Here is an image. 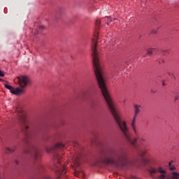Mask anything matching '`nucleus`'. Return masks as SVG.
Masks as SVG:
<instances>
[{"label": "nucleus", "mask_w": 179, "mask_h": 179, "mask_svg": "<svg viewBox=\"0 0 179 179\" xmlns=\"http://www.w3.org/2000/svg\"><path fill=\"white\" fill-rule=\"evenodd\" d=\"M92 55L95 76L98 82L99 87L106 101L107 107L109 111L111 113L118 127L120 128L125 139H127V142H129V143L131 145H135L138 141V138H136L134 139V141L131 140V137L129 136V128H128V126H127V122L121 120L120 110H118L117 104H115V102H114L111 98V96H110L108 90H107L106 80H104L103 66H101L100 60L99 59V54H92Z\"/></svg>", "instance_id": "1"}, {"label": "nucleus", "mask_w": 179, "mask_h": 179, "mask_svg": "<svg viewBox=\"0 0 179 179\" xmlns=\"http://www.w3.org/2000/svg\"><path fill=\"white\" fill-rule=\"evenodd\" d=\"M125 162H127V153L122 150L117 151L113 148H108L102 151L99 156V163L114 167L125 166Z\"/></svg>", "instance_id": "2"}, {"label": "nucleus", "mask_w": 179, "mask_h": 179, "mask_svg": "<svg viewBox=\"0 0 179 179\" xmlns=\"http://www.w3.org/2000/svg\"><path fill=\"white\" fill-rule=\"evenodd\" d=\"M22 143L27 145V149L25 150V153H30L31 156L34 159V160H38L41 157V153L40 150L34 143L29 141L27 138H25L22 140Z\"/></svg>", "instance_id": "3"}, {"label": "nucleus", "mask_w": 179, "mask_h": 179, "mask_svg": "<svg viewBox=\"0 0 179 179\" xmlns=\"http://www.w3.org/2000/svg\"><path fill=\"white\" fill-rule=\"evenodd\" d=\"M55 162V171L57 178L59 179L61 176H64L66 173V168L64 164H61V160H62V157L60 155L56 153L54 155Z\"/></svg>", "instance_id": "4"}, {"label": "nucleus", "mask_w": 179, "mask_h": 179, "mask_svg": "<svg viewBox=\"0 0 179 179\" xmlns=\"http://www.w3.org/2000/svg\"><path fill=\"white\" fill-rule=\"evenodd\" d=\"M17 82L20 87H17V89L22 90L20 94H23L26 92V87L30 85V78L26 76H20L17 77Z\"/></svg>", "instance_id": "5"}, {"label": "nucleus", "mask_w": 179, "mask_h": 179, "mask_svg": "<svg viewBox=\"0 0 179 179\" xmlns=\"http://www.w3.org/2000/svg\"><path fill=\"white\" fill-rule=\"evenodd\" d=\"M15 112L17 114L19 120L20 121V122H22V124H23L24 131L27 132V131L29 130V124H27L26 115H24V113H23V111H22V109L20 108H17Z\"/></svg>", "instance_id": "6"}, {"label": "nucleus", "mask_w": 179, "mask_h": 179, "mask_svg": "<svg viewBox=\"0 0 179 179\" xmlns=\"http://www.w3.org/2000/svg\"><path fill=\"white\" fill-rule=\"evenodd\" d=\"M149 173L150 174H156L157 173H160L162 175L158 176V179H166V170L163 169L162 166H159L157 168L151 167L149 169Z\"/></svg>", "instance_id": "7"}, {"label": "nucleus", "mask_w": 179, "mask_h": 179, "mask_svg": "<svg viewBox=\"0 0 179 179\" xmlns=\"http://www.w3.org/2000/svg\"><path fill=\"white\" fill-rule=\"evenodd\" d=\"M5 87L10 90V93H12L13 94H15V96H20V92H22V91L19 88H13V87L8 84H5Z\"/></svg>", "instance_id": "8"}, {"label": "nucleus", "mask_w": 179, "mask_h": 179, "mask_svg": "<svg viewBox=\"0 0 179 179\" xmlns=\"http://www.w3.org/2000/svg\"><path fill=\"white\" fill-rule=\"evenodd\" d=\"M64 148H66V145H65L62 143H57L53 147L47 148L46 150L48 153H50V152H54V150H55L57 149H64Z\"/></svg>", "instance_id": "9"}, {"label": "nucleus", "mask_w": 179, "mask_h": 179, "mask_svg": "<svg viewBox=\"0 0 179 179\" xmlns=\"http://www.w3.org/2000/svg\"><path fill=\"white\" fill-rule=\"evenodd\" d=\"M131 129L135 136H138L139 135L138 130H136V115L134 116V118L131 122Z\"/></svg>", "instance_id": "10"}, {"label": "nucleus", "mask_w": 179, "mask_h": 179, "mask_svg": "<svg viewBox=\"0 0 179 179\" xmlns=\"http://www.w3.org/2000/svg\"><path fill=\"white\" fill-rule=\"evenodd\" d=\"M142 106L141 105H135L134 106V115H136V117L138 116V114H139L141 113V108Z\"/></svg>", "instance_id": "11"}, {"label": "nucleus", "mask_w": 179, "mask_h": 179, "mask_svg": "<svg viewBox=\"0 0 179 179\" xmlns=\"http://www.w3.org/2000/svg\"><path fill=\"white\" fill-rule=\"evenodd\" d=\"M73 162H74L75 166H79L80 163V156L74 157Z\"/></svg>", "instance_id": "12"}, {"label": "nucleus", "mask_w": 179, "mask_h": 179, "mask_svg": "<svg viewBox=\"0 0 179 179\" xmlns=\"http://www.w3.org/2000/svg\"><path fill=\"white\" fill-rule=\"evenodd\" d=\"M16 150V145H13V148H7L6 149V152L7 153H13V152H15V150Z\"/></svg>", "instance_id": "13"}, {"label": "nucleus", "mask_w": 179, "mask_h": 179, "mask_svg": "<svg viewBox=\"0 0 179 179\" xmlns=\"http://www.w3.org/2000/svg\"><path fill=\"white\" fill-rule=\"evenodd\" d=\"M172 178L173 179H179V173H177V172H173V173H172Z\"/></svg>", "instance_id": "14"}, {"label": "nucleus", "mask_w": 179, "mask_h": 179, "mask_svg": "<svg viewBox=\"0 0 179 179\" xmlns=\"http://www.w3.org/2000/svg\"><path fill=\"white\" fill-rule=\"evenodd\" d=\"M153 54V48H150L147 50V55H152Z\"/></svg>", "instance_id": "15"}, {"label": "nucleus", "mask_w": 179, "mask_h": 179, "mask_svg": "<svg viewBox=\"0 0 179 179\" xmlns=\"http://www.w3.org/2000/svg\"><path fill=\"white\" fill-rule=\"evenodd\" d=\"M101 21H100V20H96V27H97V29H100V24H101Z\"/></svg>", "instance_id": "16"}, {"label": "nucleus", "mask_w": 179, "mask_h": 179, "mask_svg": "<svg viewBox=\"0 0 179 179\" xmlns=\"http://www.w3.org/2000/svg\"><path fill=\"white\" fill-rule=\"evenodd\" d=\"M110 22H113V20L111 19V17H108L107 20H106L107 24H109V23H110Z\"/></svg>", "instance_id": "17"}, {"label": "nucleus", "mask_w": 179, "mask_h": 179, "mask_svg": "<svg viewBox=\"0 0 179 179\" xmlns=\"http://www.w3.org/2000/svg\"><path fill=\"white\" fill-rule=\"evenodd\" d=\"M140 142L142 143L143 142H146V139L143 137H141L140 138Z\"/></svg>", "instance_id": "18"}, {"label": "nucleus", "mask_w": 179, "mask_h": 179, "mask_svg": "<svg viewBox=\"0 0 179 179\" xmlns=\"http://www.w3.org/2000/svg\"><path fill=\"white\" fill-rule=\"evenodd\" d=\"M179 98L177 95L175 96V99H174V103H177V101H178Z\"/></svg>", "instance_id": "19"}, {"label": "nucleus", "mask_w": 179, "mask_h": 179, "mask_svg": "<svg viewBox=\"0 0 179 179\" xmlns=\"http://www.w3.org/2000/svg\"><path fill=\"white\" fill-rule=\"evenodd\" d=\"M44 29H45V27L44 26H43V25L39 27V29L40 30H44Z\"/></svg>", "instance_id": "20"}, {"label": "nucleus", "mask_w": 179, "mask_h": 179, "mask_svg": "<svg viewBox=\"0 0 179 179\" xmlns=\"http://www.w3.org/2000/svg\"><path fill=\"white\" fill-rule=\"evenodd\" d=\"M38 169V170H41V169H43V165L39 164Z\"/></svg>", "instance_id": "21"}, {"label": "nucleus", "mask_w": 179, "mask_h": 179, "mask_svg": "<svg viewBox=\"0 0 179 179\" xmlns=\"http://www.w3.org/2000/svg\"><path fill=\"white\" fill-rule=\"evenodd\" d=\"M170 170L173 171V170H176V167L175 166H171Z\"/></svg>", "instance_id": "22"}, {"label": "nucleus", "mask_w": 179, "mask_h": 179, "mask_svg": "<svg viewBox=\"0 0 179 179\" xmlns=\"http://www.w3.org/2000/svg\"><path fill=\"white\" fill-rule=\"evenodd\" d=\"M3 72L0 70V76H4Z\"/></svg>", "instance_id": "23"}, {"label": "nucleus", "mask_w": 179, "mask_h": 179, "mask_svg": "<svg viewBox=\"0 0 179 179\" xmlns=\"http://www.w3.org/2000/svg\"><path fill=\"white\" fill-rule=\"evenodd\" d=\"M73 145L76 148V146H79V143L76 142L73 143Z\"/></svg>", "instance_id": "24"}, {"label": "nucleus", "mask_w": 179, "mask_h": 179, "mask_svg": "<svg viewBox=\"0 0 179 179\" xmlns=\"http://www.w3.org/2000/svg\"><path fill=\"white\" fill-rule=\"evenodd\" d=\"M43 179H51V178L50 176H44Z\"/></svg>", "instance_id": "25"}, {"label": "nucleus", "mask_w": 179, "mask_h": 179, "mask_svg": "<svg viewBox=\"0 0 179 179\" xmlns=\"http://www.w3.org/2000/svg\"><path fill=\"white\" fill-rule=\"evenodd\" d=\"M145 153H146L145 152H143L141 154V156H145Z\"/></svg>", "instance_id": "26"}, {"label": "nucleus", "mask_w": 179, "mask_h": 179, "mask_svg": "<svg viewBox=\"0 0 179 179\" xmlns=\"http://www.w3.org/2000/svg\"><path fill=\"white\" fill-rule=\"evenodd\" d=\"M152 33L153 34H156V31H155V30H153V31H152Z\"/></svg>", "instance_id": "27"}, {"label": "nucleus", "mask_w": 179, "mask_h": 179, "mask_svg": "<svg viewBox=\"0 0 179 179\" xmlns=\"http://www.w3.org/2000/svg\"><path fill=\"white\" fill-rule=\"evenodd\" d=\"M163 86H166V84L164 83V82L162 83Z\"/></svg>", "instance_id": "28"}, {"label": "nucleus", "mask_w": 179, "mask_h": 179, "mask_svg": "<svg viewBox=\"0 0 179 179\" xmlns=\"http://www.w3.org/2000/svg\"><path fill=\"white\" fill-rule=\"evenodd\" d=\"M169 166H171V162H169Z\"/></svg>", "instance_id": "29"}, {"label": "nucleus", "mask_w": 179, "mask_h": 179, "mask_svg": "<svg viewBox=\"0 0 179 179\" xmlns=\"http://www.w3.org/2000/svg\"><path fill=\"white\" fill-rule=\"evenodd\" d=\"M176 96H178V99H179V93H178Z\"/></svg>", "instance_id": "30"}, {"label": "nucleus", "mask_w": 179, "mask_h": 179, "mask_svg": "<svg viewBox=\"0 0 179 179\" xmlns=\"http://www.w3.org/2000/svg\"><path fill=\"white\" fill-rule=\"evenodd\" d=\"M162 64L164 63V60H162Z\"/></svg>", "instance_id": "31"}, {"label": "nucleus", "mask_w": 179, "mask_h": 179, "mask_svg": "<svg viewBox=\"0 0 179 179\" xmlns=\"http://www.w3.org/2000/svg\"><path fill=\"white\" fill-rule=\"evenodd\" d=\"M159 64H162V62H161V61H159Z\"/></svg>", "instance_id": "32"}, {"label": "nucleus", "mask_w": 179, "mask_h": 179, "mask_svg": "<svg viewBox=\"0 0 179 179\" xmlns=\"http://www.w3.org/2000/svg\"><path fill=\"white\" fill-rule=\"evenodd\" d=\"M15 163H16V164H18L17 161H16Z\"/></svg>", "instance_id": "33"}, {"label": "nucleus", "mask_w": 179, "mask_h": 179, "mask_svg": "<svg viewBox=\"0 0 179 179\" xmlns=\"http://www.w3.org/2000/svg\"><path fill=\"white\" fill-rule=\"evenodd\" d=\"M75 176H78V173H76Z\"/></svg>", "instance_id": "34"}, {"label": "nucleus", "mask_w": 179, "mask_h": 179, "mask_svg": "<svg viewBox=\"0 0 179 179\" xmlns=\"http://www.w3.org/2000/svg\"><path fill=\"white\" fill-rule=\"evenodd\" d=\"M0 80H2L0 78Z\"/></svg>", "instance_id": "35"}, {"label": "nucleus", "mask_w": 179, "mask_h": 179, "mask_svg": "<svg viewBox=\"0 0 179 179\" xmlns=\"http://www.w3.org/2000/svg\"><path fill=\"white\" fill-rule=\"evenodd\" d=\"M134 179H136V178H134Z\"/></svg>", "instance_id": "36"}]
</instances>
